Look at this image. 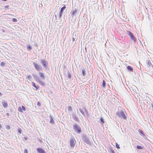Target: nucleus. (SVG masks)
Returning a JSON list of instances; mask_svg holds the SVG:
<instances>
[{
    "instance_id": "0eeeda50",
    "label": "nucleus",
    "mask_w": 153,
    "mask_h": 153,
    "mask_svg": "<svg viewBox=\"0 0 153 153\" xmlns=\"http://www.w3.org/2000/svg\"><path fill=\"white\" fill-rule=\"evenodd\" d=\"M127 34L129 35L131 40H133L134 42L136 41V39L133 34L129 31H127Z\"/></svg>"
},
{
    "instance_id": "bb28decb",
    "label": "nucleus",
    "mask_w": 153,
    "mask_h": 153,
    "mask_svg": "<svg viewBox=\"0 0 153 153\" xmlns=\"http://www.w3.org/2000/svg\"><path fill=\"white\" fill-rule=\"evenodd\" d=\"M68 111H72V108L71 106H68Z\"/></svg>"
},
{
    "instance_id": "39448f33",
    "label": "nucleus",
    "mask_w": 153,
    "mask_h": 153,
    "mask_svg": "<svg viewBox=\"0 0 153 153\" xmlns=\"http://www.w3.org/2000/svg\"><path fill=\"white\" fill-rule=\"evenodd\" d=\"M82 140L87 144H90L91 141L89 138L88 137L84 135L82 138Z\"/></svg>"
},
{
    "instance_id": "a18cd8bd",
    "label": "nucleus",
    "mask_w": 153,
    "mask_h": 153,
    "mask_svg": "<svg viewBox=\"0 0 153 153\" xmlns=\"http://www.w3.org/2000/svg\"><path fill=\"white\" fill-rule=\"evenodd\" d=\"M2 126L1 124H0V129L2 128Z\"/></svg>"
},
{
    "instance_id": "f3484780",
    "label": "nucleus",
    "mask_w": 153,
    "mask_h": 153,
    "mask_svg": "<svg viewBox=\"0 0 153 153\" xmlns=\"http://www.w3.org/2000/svg\"><path fill=\"white\" fill-rule=\"evenodd\" d=\"M37 82L42 86H45V83L43 82H42L40 79L39 81H38Z\"/></svg>"
},
{
    "instance_id": "09e8293b",
    "label": "nucleus",
    "mask_w": 153,
    "mask_h": 153,
    "mask_svg": "<svg viewBox=\"0 0 153 153\" xmlns=\"http://www.w3.org/2000/svg\"><path fill=\"white\" fill-rule=\"evenodd\" d=\"M152 107L153 108V104H152Z\"/></svg>"
},
{
    "instance_id": "dca6fc26",
    "label": "nucleus",
    "mask_w": 153,
    "mask_h": 153,
    "mask_svg": "<svg viewBox=\"0 0 153 153\" xmlns=\"http://www.w3.org/2000/svg\"><path fill=\"white\" fill-rule=\"evenodd\" d=\"M146 63H147V66L149 67H150L151 66H152V67H153V66L152 65V63L151 62L150 60L147 61Z\"/></svg>"
},
{
    "instance_id": "7c9ffc66",
    "label": "nucleus",
    "mask_w": 153,
    "mask_h": 153,
    "mask_svg": "<svg viewBox=\"0 0 153 153\" xmlns=\"http://www.w3.org/2000/svg\"><path fill=\"white\" fill-rule=\"evenodd\" d=\"M18 111H19L20 112H22V111H23L22 109L20 107H19L18 108Z\"/></svg>"
},
{
    "instance_id": "c756f323",
    "label": "nucleus",
    "mask_w": 153,
    "mask_h": 153,
    "mask_svg": "<svg viewBox=\"0 0 153 153\" xmlns=\"http://www.w3.org/2000/svg\"><path fill=\"white\" fill-rule=\"evenodd\" d=\"M17 19L15 18H13L12 19V22H17Z\"/></svg>"
},
{
    "instance_id": "a19ab883",
    "label": "nucleus",
    "mask_w": 153,
    "mask_h": 153,
    "mask_svg": "<svg viewBox=\"0 0 153 153\" xmlns=\"http://www.w3.org/2000/svg\"><path fill=\"white\" fill-rule=\"evenodd\" d=\"M34 45L35 46V47H37V43H35L34 44Z\"/></svg>"
},
{
    "instance_id": "a878e982",
    "label": "nucleus",
    "mask_w": 153,
    "mask_h": 153,
    "mask_svg": "<svg viewBox=\"0 0 153 153\" xmlns=\"http://www.w3.org/2000/svg\"><path fill=\"white\" fill-rule=\"evenodd\" d=\"M68 77L69 79L71 78V73L68 71Z\"/></svg>"
},
{
    "instance_id": "2eb2a0df",
    "label": "nucleus",
    "mask_w": 153,
    "mask_h": 153,
    "mask_svg": "<svg viewBox=\"0 0 153 153\" xmlns=\"http://www.w3.org/2000/svg\"><path fill=\"white\" fill-rule=\"evenodd\" d=\"M2 104L4 108H7L8 106V104L5 101H3L2 102Z\"/></svg>"
},
{
    "instance_id": "aec40b11",
    "label": "nucleus",
    "mask_w": 153,
    "mask_h": 153,
    "mask_svg": "<svg viewBox=\"0 0 153 153\" xmlns=\"http://www.w3.org/2000/svg\"><path fill=\"white\" fill-rule=\"evenodd\" d=\"M100 123L101 124L103 125L104 123V119L102 117H101V118H100Z\"/></svg>"
},
{
    "instance_id": "423d86ee",
    "label": "nucleus",
    "mask_w": 153,
    "mask_h": 153,
    "mask_svg": "<svg viewBox=\"0 0 153 153\" xmlns=\"http://www.w3.org/2000/svg\"><path fill=\"white\" fill-rule=\"evenodd\" d=\"M76 141L75 139L73 137H71L70 140V145L71 148L74 147Z\"/></svg>"
},
{
    "instance_id": "9d476101",
    "label": "nucleus",
    "mask_w": 153,
    "mask_h": 153,
    "mask_svg": "<svg viewBox=\"0 0 153 153\" xmlns=\"http://www.w3.org/2000/svg\"><path fill=\"white\" fill-rule=\"evenodd\" d=\"M66 8V7L65 5L63 7H62L60 10L59 11V16L60 18H61L62 17V14L64 11V10Z\"/></svg>"
},
{
    "instance_id": "f257e3e1",
    "label": "nucleus",
    "mask_w": 153,
    "mask_h": 153,
    "mask_svg": "<svg viewBox=\"0 0 153 153\" xmlns=\"http://www.w3.org/2000/svg\"><path fill=\"white\" fill-rule=\"evenodd\" d=\"M121 110H119L116 113V115L119 117L120 118H123L125 120L126 119V117L125 114V111L121 109V107H120Z\"/></svg>"
},
{
    "instance_id": "c03bdc74",
    "label": "nucleus",
    "mask_w": 153,
    "mask_h": 153,
    "mask_svg": "<svg viewBox=\"0 0 153 153\" xmlns=\"http://www.w3.org/2000/svg\"><path fill=\"white\" fill-rule=\"evenodd\" d=\"M75 41V39L74 38H72V41L73 42L74 41Z\"/></svg>"
},
{
    "instance_id": "4be33fe9",
    "label": "nucleus",
    "mask_w": 153,
    "mask_h": 153,
    "mask_svg": "<svg viewBox=\"0 0 153 153\" xmlns=\"http://www.w3.org/2000/svg\"><path fill=\"white\" fill-rule=\"evenodd\" d=\"M106 84V83L105 81L104 80H103L102 82V88H105V85Z\"/></svg>"
},
{
    "instance_id": "37998d69",
    "label": "nucleus",
    "mask_w": 153,
    "mask_h": 153,
    "mask_svg": "<svg viewBox=\"0 0 153 153\" xmlns=\"http://www.w3.org/2000/svg\"><path fill=\"white\" fill-rule=\"evenodd\" d=\"M77 114H78V115H79V114H80V113H79L78 112V110H77Z\"/></svg>"
},
{
    "instance_id": "c9c22d12",
    "label": "nucleus",
    "mask_w": 153,
    "mask_h": 153,
    "mask_svg": "<svg viewBox=\"0 0 153 153\" xmlns=\"http://www.w3.org/2000/svg\"><path fill=\"white\" fill-rule=\"evenodd\" d=\"M9 5L5 6L4 7V9L6 10V9H8L9 8Z\"/></svg>"
},
{
    "instance_id": "393cba45",
    "label": "nucleus",
    "mask_w": 153,
    "mask_h": 153,
    "mask_svg": "<svg viewBox=\"0 0 153 153\" xmlns=\"http://www.w3.org/2000/svg\"><path fill=\"white\" fill-rule=\"evenodd\" d=\"M27 48L28 51H30L32 49V47L30 45H28L27 46Z\"/></svg>"
},
{
    "instance_id": "4c0bfd02",
    "label": "nucleus",
    "mask_w": 153,
    "mask_h": 153,
    "mask_svg": "<svg viewBox=\"0 0 153 153\" xmlns=\"http://www.w3.org/2000/svg\"><path fill=\"white\" fill-rule=\"evenodd\" d=\"M37 105L39 106H41V104L39 102H37Z\"/></svg>"
},
{
    "instance_id": "4468645a",
    "label": "nucleus",
    "mask_w": 153,
    "mask_h": 153,
    "mask_svg": "<svg viewBox=\"0 0 153 153\" xmlns=\"http://www.w3.org/2000/svg\"><path fill=\"white\" fill-rule=\"evenodd\" d=\"M39 75L41 77L42 79H44L45 78V75L44 73L42 72H39Z\"/></svg>"
},
{
    "instance_id": "412c9836",
    "label": "nucleus",
    "mask_w": 153,
    "mask_h": 153,
    "mask_svg": "<svg viewBox=\"0 0 153 153\" xmlns=\"http://www.w3.org/2000/svg\"><path fill=\"white\" fill-rule=\"evenodd\" d=\"M127 68L128 70L130 71H133V69L131 66H128L127 67Z\"/></svg>"
},
{
    "instance_id": "f03ea898",
    "label": "nucleus",
    "mask_w": 153,
    "mask_h": 153,
    "mask_svg": "<svg viewBox=\"0 0 153 153\" xmlns=\"http://www.w3.org/2000/svg\"><path fill=\"white\" fill-rule=\"evenodd\" d=\"M79 109L80 112L85 117H89V114L88 111L86 108L83 107L82 108H79Z\"/></svg>"
},
{
    "instance_id": "cd10ccee",
    "label": "nucleus",
    "mask_w": 153,
    "mask_h": 153,
    "mask_svg": "<svg viewBox=\"0 0 153 153\" xmlns=\"http://www.w3.org/2000/svg\"><path fill=\"white\" fill-rule=\"evenodd\" d=\"M5 64L6 63L5 62H2L1 63L0 65L2 67H4Z\"/></svg>"
},
{
    "instance_id": "7ed1b4c3",
    "label": "nucleus",
    "mask_w": 153,
    "mask_h": 153,
    "mask_svg": "<svg viewBox=\"0 0 153 153\" xmlns=\"http://www.w3.org/2000/svg\"><path fill=\"white\" fill-rule=\"evenodd\" d=\"M73 128L74 131L78 134H79L81 132V129L80 126L76 123H74L73 125Z\"/></svg>"
},
{
    "instance_id": "5701e85b",
    "label": "nucleus",
    "mask_w": 153,
    "mask_h": 153,
    "mask_svg": "<svg viewBox=\"0 0 153 153\" xmlns=\"http://www.w3.org/2000/svg\"><path fill=\"white\" fill-rule=\"evenodd\" d=\"M32 85L33 87L36 88V89H38V88H39V87L38 86L36 85L35 83L33 82H32Z\"/></svg>"
},
{
    "instance_id": "ddd939ff",
    "label": "nucleus",
    "mask_w": 153,
    "mask_h": 153,
    "mask_svg": "<svg viewBox=\"0 0 153 153\" xmlns=\"http://www.w3.org/2000/svg\"><path fill=\"white\" fill-rule=\"evenodd\" d=\"M32 76L33 78L36 79V81L37 82L40 79L39 76L36 74H32Z\"/></svg>"
},
{
    "instance_id": "49530a36",
    "label": "nucleus",
    "mask_w": 153,
    "mask_h": 153,
    "mask_svg": "<svg viewBox=\"0 0 153 153\" xmlns=\"http://www.w3.org/2000/svg\"><path fill=\"white\" fill-rule=\"evenodd\" d=\"M2 95V94L0 92V96H1Z\"/></svg>"
},
{
    "instance_id": "6ab92c4d",
    "label": "nucleus",
    "mask_w": 153,
    "mask_h": 153,
    "mask_svg": "<svg viewBox=\"0 0 153 153\" xmlns=\"http://www.w3.org/2000/svg\"><path fill=\"white\" fill-rule=\"evenodd\" d=\"M82 75L84 76H85L86 75V71L84 69V68L82 69Z\"/></svg>"
},
{
    "instance_id": "a211bd4d",
    "label": "nucleus",
    "mask_w": 153,
    "mask_h": 153,
    "mask_svg": "<svg viewBox=\"0 0 153 153\" xmlns=\"http://www.w3.org/2000/svg\"><path fill=\"white\" fill-rule=\"evenodd\" d=\"M49 118H50V123L51 124L53 123H54V121H53V118L52 116L51 115H50L49 116Z\"/></svg>"
},
{
    "instance_id": "f8f14e48",
    "label": "nucleus",
    "mask_w": 153,
    "mask_h": 153,
    "mask_svg": "<svg viewBox=\"0 0 153 153\" xmlns=\"http://www.w3.org/2000/svg\"><path fill=\"white\" fill-rule=\"evenodd\" d=\"M36 151L38 153H45V151L41 148H37Z\"/></svg>"
},
{
    "instance_id": "c85d7f7f",
    "label": "nucleus",
    "mask_w": 153,
    "mask_h": 153,
    "mask_svg": "<svg viewBox=\"0 0 153 153\" xmlns=\"http://www.w3.org/2000/svg\"><path fill=\"white\" fill-rule=\"evenodd\" d=\"M137 148L138 149H143V147L139 145H137L136 146Z\"/></svg>"
},
{
    "instance_id": "1a4fd4ad",
    "label": "nucleus",
    "mask_w": 153,
    "mask_h": 153,
    "mask_svg": "<svg viewBox=\"0 0 153 153\" xmlns=\"http://www.w3.org/2000/svg\"><path fill=\"white\" fill-rule=\"evenodd\" d=\"M77 12V8H74L73 9H72L70 13L71 16V17L72 18H73L74 16L76 15Z\"/></svg>"
},
{
    "instance_id": "473e14b6",
    "label": "nucleus",
    "mask_w": 153,
    "mask_h": 153,
    "mask_svg": "<svg viewBox=\"0 0 153 153\" xmlns=\"http://www.w3.org/2000/svg\"><path fill=\"white\" fill-rule=\"evenodd\" d=\"M116 146L117 149H119L120 148L119 145H118L117 143H116Z\"/></svg>"
},
{
    "instance_id": "2f4dec72",
    "label": "nucleus",
    "mask_w": 153,
    "mask_h": 153,
    "mask_svg": "<svg viewBox=\"0 0 153 153\" xmlns=\"http://www.w3.org/2000/svg\"><path fill=\"white\" fill-rule=\"evenodd\" d=\"M18 131L19 132V134H21V133H22V132H21L22 130H21V129L20 128H18Z\"/></svg>"
},
{
    "instance_id": "72a5a7b5",
    "label": "nucleus",
    "mask_w": 153,
    "mask_h": 153,
    "mask_svg": "<svg viewBox=\"0 0 153 153\" xmlns=\"http://www.w3.org/2000/svg\"><path fill=\"white\" fill-rule=\"evenodd\" d=\"M140 133L141 135H144V134L143 132V131L142 130H140Z\"/></svg>"
},
{
    "instance_id": "de8ad7c7",
    "label": "nucleus",
    "mask_w": 153,
    "mask_h": 153,
    "mask_svg": "<svg viewBox=\"0 0 153 153\" xmlns=\"http://www.w3.org/2000/svg\"><path fill=\"white\" fill-rule=\"evenodd\" d=\"M6 0H3V1H6Z\"/></svg>"
},
{
    "instance_id": "e433bc0d",
    "label": "nucleus",
    "mask_w": 153,
    "mask_h": 153,
    "mask_svg": "<svg viewBox=\"0 0 153 153\" xmlns=\"http://www.w3.org/2000/svg\"><path fill=\"white\" fill-rule=\"evenodd\" d=\"M24 153H27V149H25L24 151Z\"/></svg>"
},
{
    "instance_id": "9b49d317",
    "label": "nucleus",
    "mask_w": 153,
    "mask_h": 153,
    "mask_svg": "<svg viewBox=\"0 0 153 153\" xmlns=\"http://www.w3.org/2000/svg\"><path fill=\"white\" fill-rule=\"evenodd\" d=\"M72 117L74 120L75 121L78 122L79 121V118L75 114H73L72 115Z\"/></svg>"
},
{
    "instance_id": "f704fd0d",
    "label": "nucleus",
    "mask_w": 153,
    "mask_h": 153,
    "mask_svg": "<svg viewBox=\"0 0 153 153\" xmlns=\"http://www.w3.org/2000/svg\"><path fill=\"white\" fill-rule=\"evenodd\" d=\"M22 110H23L24 111H25L26 109L25 107L23 106H22Z\"/></svg>"
},
{
    "instance_id": "79ce46f5",
    "label": "nucleus",
    "mask_w": 153,
    "mask_h": 153,
    "mask_svg": "<svg viewBox=\"0 0 153 153\" xmlns=\"http://www.w3.org/2000/svg\"><path fill=\"white\" fill-rule=\"evenodd\" d=\"M7 129H9L10 128V126H7Z\"/></svg>"
},
{
    "instance_id": "20e7f679",
    "label": "nucleus",
    "mask_w": 153,
    "mask_h": 153,
    "mask_svg": "<svg viewBox=\"0 0 153 153\" xmlns=\"http://www.w3.org/2000/svg\"><path fill=\"white\" fill-rule=\"evenodd\" d=\"M33 63L34 65V67L36 70L39 71L40 70H42V68L40 65L34 62H33Z\"/></svg>"
},
{
    "instance_id": "58836bf2",
    "label": "nucleus",
    "mask_w": 153,
    "mask_h": 153,
    "mask_svg": "<svg viewBox=\"0 0 153 153\" xmlns=\"http://www.w3.org/2000/svg\"><path fill=\"white\" fill-rule=\"evenodd\" d=\"M111 153H115L113 149L111 150Z\"/></svg>"
},
{
    "instance_id": "b1692460",
    "label": "nucleus",
    "mask_w": 153,
    "mask_h": 153,
    "mask_svg": "<svg viewBox=\"0 0 153 153\" xmlns=\"http://www.w3.org/2000/svg\"><path fill=\"white\" fill-rule=\"evenodd\" d=\"M27 78L30 81L32 78V76L30 75H27Z\"/></svg>"
},
{
    "instance_id": "ea45409f",
    "label": "nucleus",
    "mask_w": 153,
    "mask_h": 153,
    "mask_svg": "<svg viewBox=\"0 0 153 153\" xmlns=\"http://www.w3.org/2000/svg\"><path fill=\"white\" fill-rule=\"evenodd\" d=\"M10 115V114L9 113H6V115L8 117H9Z\"/></svg>"
},
{
    "instance_id": "6e6552de",
    "label": "nucleus",
    "mask_w": 153,
    "mask_h": 153,
    "mask_svg": "<svg viewBox=\"0 0 153 153\" xmlns=\"http://www.w3.org/2000/svg\"><path fill=\"white\" fill-rule=\"evenodd\" d=\"M41 62L43 66L45 68H47L48 67V63L47 61H46L44 59H42L41 60Z\"/></svg>"
}]
</instances>
